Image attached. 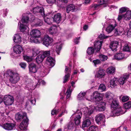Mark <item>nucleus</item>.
<instances>
[{
    "mask_svg": "<svg viewBox=\"0 0 131 131\" xmlns=\"http://www.w3.org/2000/svg\"><path fill=\"white\" fill-rule=\"evenodd\" d=\"M85 93L84 92H80L78 95L77 97L79 100L84 99L85 98Z\"/></svg>",
    "mask_w": 131,
    "mask_h": 131,
    "instance_id": "obj_41",
    "label": "nucleus"
},
{
    "mask_svg": "<svg viewBox=\"0 0 131 131\" xmlns=\"http://www.w3.org/2000/svg\"><path fill=\"white\" fill-rule=\"evenodd\" d=\"M20 65L21 67L24 69H25L26 67V64L25 63H21L20 64Z\"/></svg>",
    "mask_w": 131,
    "mask_h": 131,
    "instance_id": "obj_62",
    "label": "nucleus"
},
{
    "mask_svg": "<svg viewBox=\"0 0 131 131\" xmlns=\"http://www.w3.org/2000/svg\"><path fill=\"white\" fill-rule=\"evenodd\" d=\"M42 40L43 44L46 47L48 46L53 41L52 39L48 35H45L42 39Z\"/></svg>",
    "mask_w": 131,
    "mask_h": 131,
    "instance_id": "obj_14",
    "label": "nucleus"
},
{
    "mask_svg": "<svg viewBox=\"0 0 131 131\" xmlns=\"http://www.w3.org/2000/svg\"><path fill=\"white\" fill-rule=\"evenodd\" d=\"M16 118L17 120L23 119L18 130L19 131L26 130L29 124V119L27 116L26 113L22 112H19L16 115Z\"/></svg>",
    "mask_w": 131,
    "mask_h": 131,
    "instance_id": "obj_1",
    "label": "nucleus"
},
{
    "mask_svg": "<svg viewBox=\"0 0 131 131\" xmlns=\"http://www.w3.org/2000/svg\"><path fill=\"white\" fill-rule=\"evenodd\" d=\"M129 10V8L126 7H124L120 8L119 9V13L122 14L126 12H127L128 11H130Z\"/></svg>",
    "mask_w": 131,
    "mask_h": 131,
    "instance_id": "obj_37",
    "label": "nucleus"
},
{
    "mask_svg": "<svg viewBox=\"0 0 131 131\" xmlns=\"http://www.w3.org/2000/svg\"><path fill=\"white\" fill-rule=\"evenodd\" d=\"M28 16L29 18L30 19L29 21H30V22H33L34 20L37 21V23L35 24L36 27L41 26L42 25L43 23L41 20L38 19H35L34 16L32 15L31 14H30L28 15Z\"/></svg>",
    "mask_w": 131,
    "mask_h": 131,
    "instance_id": "obj_11",
    "label": "nucleus"
},
{
    "mask_svg": "<svg viewBox=\"0 0 131 131\" xmlns=\"http://www.w3.org/2000/svg\"><path fill=\"white\" fill-rule=\"evenodd\" d=\"M70 88H71L70 86V87H69V89L67 90L66 93L67 96L66 98L67 99H69L70 97L72 91L70 90Z\"/></svg>",
    "mask_w": 131,
    "mask_h": 131,
    "instance_id": "obj_50",
    "label": "nucleus"
},
{
    "mask_svg": "<svg viewBox=\"0 0 131 131\" xmlns=\"http://www.w3.org/2000/svg\"><path fill=\"white\" fill-rule=\"evenodd\" d=\"M8 11V10L7 8L1 10V12H3L2 15L3 17H4L7 16Z\"/></svg>",
    "mask_w": 131,
    "mask_h": 131,
    "instance_id": "obj_45",
    "label": "nucleus"
},
{
    "mask_svg": "<svg viewBox=\"0 0 131 131\" xmlns=\"http://www.w3.org/2000/svg\"><path fill=\"white\" fill-rule=\"evenodd\" d=\"M30 34L31 36L30 39V42L36 43H40V40L37 38L40 37V32L39 30L33 29L30 32Z\"/></svg>",
    "mask_w": 131,
    "mask_h": 131,
    "instance_id": "obj_2",
    "label": "nucleus"
},
{
    "mask_svg": "<svg viewBox=\"0 0 131 131\" xmlns=\"http://www.w3.org/2000/svg\"><path fill=\"white\" fill-rule=\"evenodd\" d=\"M111 105V107L114 109L120 107L119 105L118 102L114 100L112 101Z\"/></svg>",
    "mask_w": 131,
    "mask_h": 131,
    "instance_id": "obj_33",
    "label": "nucleus"
},
{
    "mask_svg": "<svg viewBox=\"0 0 131 131\" xmlns=\"http://www.w3.org/2000/svg\"><path fill=\"white\" fill-rule=\"evenodd\" d=\"M118 79L114 78L112 79L110 81V85L111 87L112 88H114L116 86L118 83Z\"/></svg>",
    "mask_w": 131,
    "mask_h": 131,
    "instance_id": "obj_24",
    "label": "nucleus"
},
{
    "mask_svg": "<svg viewBox=\"0 0 131 131\" xmlns=\"http://www.w3.org/2000/svg\"><path fill=\"white\" fill-rule=\"evenodd\" d=\"M55 64V60L53 58L51 57H48L47 59L46 63L45 64L46 66L47 65L48 66H53Z\"/></svg>",
    "mask_w": 131,
    "mask_h": 131,
    "instance_id": "obj_21",
    "label": "nucleus"
},
{
    "mask_svg": "<svg viewBox=\"0 0 131 131\" xmlns=\"http://www.w3.org/2000/svg\"><path fill=\"white\" fill-rule=\"evenodd\" d=\"M100 60L102 61L106 60L107 59V56L103 54H101L99 56Z\"/></svg>",
    "mask_w": 131,
    "mask_h": 131,
    "instance_id": "obj_44",
    "label": "nucleus"
},
{
    "mask_svg": "<svg viewBox=\"0 0 131 131\" xmlns=\"http://www.w3.org/2000/svg\"><path fill=\"white\" fill-rule=\"evenodd\" d=\"M97 129V127L94 126H92L89 127L87 131H96Z\"/></svg>",
    "mask_w": 131,
    "mask_h": 131,
    "instance_id": "obj_49",
    "label": "nucleus"
},
{
    "mask_svg": "<svg viewBox=\"0 0 131 131\" xmlns=\"http://www.w3.org/2000/svg\"><path fill=\"white\" fill-rule=\"evenodd\" d=\"M29 71L31 72L34 73L36 72L37 69L36 65L34 63L31 64L29 66Z\"/></svg>",
    "mask_w": 131,
    "mask_h": 131,
    "instance_id": "obj_32",
    "label": "nucleus"
},
{
    "mask_svg": "<svg viewBox=\"0 0 131 131\" xmlns=\"http://www.w3.org/2000/svg\"><path fill=\"white\" fill-rule=\"evenodd\" d=\"M105 105L106 104L105 102H101L96 106H95L94 109L99 111H104L105 109Z\"/></svg>",
    "mask_w": 131,
    "mask_h": 131,
    "instance_id": "obj_18",
    "label": "nucleus"
},
{
    "mask_svg": "<svg viewBox=\"0 0 131 131\" xmlns=\"http://www.w3.org/2000/svg\"><path fill=\"white\" fill-rule=\"evenodd\" d=\"M131 19V10L128 11L126 13L121 15H119L117 18L118 21H120L122 19L124 20H128Z\"/></svg>",
    "mask_w": 131,
    "mask_h": 131,
    "instance_id": "obj_8",
    "label": "nucleus"
},
{
    "mask_svg": "<svg viewBox=\"0 0 131 131\" xmlns=\"http://www.w3.org/2000/svg\"><path fill=\"white\" fill-rule=\"evenodd\" d=\"M58 113V111L55 110H52L51 112V114L52 115H56Z\"/></svg>",
    "mask_w": 131,
    "mask_h": 131,
    "instance_id": "obj_63",
    "label": "nucleus"
},
{
    "mask_svg": "<svg viewBox=\"0 0 131 131\" xmlns=\"http://www.w3.org/2000/svg\"><path fill=\"white\" fill-rule=\"evenodd\" d=\"M94 50L93 48L89 47L87 50V53L89 55L92 54L94 52Z\"/></svg>",
    "mask_w": 131,
    "mask_h": 131,
    "instance_id": "obj_42",
    "label": "nucleus"
},
{
    "mask_svg": "<svg viewBox=\"0 0 131 131\" xmlns=\"http://www.w3.org/2000/svg\"><path fill=\"white\" fill-rule=\"evenodd\" d=\"M71 71V69L67 66H66L65 72L66 74H70Z\"/></svg>",
    "mask_w": 131,
    "mask_h": 131,
    "instance_id": "obj_55",
    "label": "nucleus"
},
{
    "mask_svg": "<svg viewBox=\"0 0 131 131\" xmlns=\"http://www.w3.org/2000/svg\"><path fill=\"white\" fill-rule=\"evenodd\" d=\"M49 31L51 34H55L57 32V27L54 26L51 27L49 29Z\"/></svg>",
    "mask_w": 131,
    "mask_h": 131,
    "instance_id": "obj_31",
    "label": "nucleus"
},
{
    "mask_svg": "<svg viewBox=\"0 0 131 131\" xmlns=\"http://www.w3.org/2000/svg\"><path fill=\"white\" fill-rule=\"evenodd\" d=\"M14 101V99L13 97L9 95H5L3 99V101L6 105H12L13 102Z\"/></svg>",
    "mask_w": 131,
    "mask_h": 131,
    "instance_id": "obj_9",
    "label": "nucleus"
},
{
    "mask_svg": "<svg viewBox=\"0 0 131 131\" xmlns=\"http://www.w3.org/2000/svg\"><path fill=\"white\" fill-rule=\"evenodd\" d=\"M106 0H97V2L100 4V5L104 4L106 3Z\"/></svg>",
    "mask_w": 131,
    "mask_h": 131,
    "instance_id": "obj_57",
    "label": "nucleus"
},
{
    "mask_svg": "<svg viewBox=\"0 0 131 131\" xmlns=\"http://www.w3.org/2000/svg\"><path fill=\"white\" fill-rule=\"evenodd\" d=\"M47 2L49 4H52L56 2V0H46Z\"/></svg>",
    "mask_w": 131,
    "mask_h": 131,
    "instance_id": "obj_60",
    "label": "nucleus"
},
{
    "mask_svg": "<svg viewBox=\"0 0 131 131\" xmlns=\"http://www.w3.org/2000/svg\"><path fill=\"white\" fill-rule=\"evenodd\" d=\"M56 51L58 54H59L60 53V52L62 47V43L61 42H57L56 44Z\"/></svg>",
    "mask_w": 131,
    "mask_h": 131,
    "instance_id": "obj_28",
    "label": "nucleus"
},
{
    "mask_svg": "<svg viewBox=\"0 0 131 131\" xmlns=\"http://www.w3.org/2000/svg\"><path fill=\"white\" fill-rule=\"evenodd\" d=\"M95 108V106L93 105L83 108L82 111L84 115V118H86L89 117V116L93 113Z\"/></svg>",
    "mask_w": 131,
    "mask_h": 131,
    "instance_id": "obj_6",
    "label": "nucleus"
},
{
    "mask_svg": "<svg viewBox=\"0 0 131 131\" xmlns=\"http://www.w3.org/2000/svg\"><path fill=\"white\" fill-rule=\"evenodd\" d=\"M124 113V112L123 111L121 108L119 107L114 109L112 112L113 115L112 116H118L121 114H123Z\"/></svg>",
    "mask_w": 131,
    "mask_h": 131,
    "instance_id": "obj_19",
    "label": "nucleus"
},
{
    "mask_svg": "<svg viewBox=\"0 0 131 131\" xmlns=\"http://www.w3.org/2000/svg\"><path fill=\"white\" fill-rule=\"evenodd\" d=\"M2 127L6 130H11L15 129V125L13 123H7L2 126Z\"/></svg>",
    "mask_w": 131,
    "mask_h": 131,
    "instance_id": "obj_12",
    "label": "nucleus"
},
{
    "mask_svg": "<svg viewBox=\"0 0 131 131\" xmlns=\"http://www.w3.org/2000/svg\"><path fill=\"white\" fill-rule=\"evenodd\" d=\"M13 40L16 43H20L21 41V38L19 35L16 34L13 37Z\"/></svg>",
    "mask_w": 131,
    "mask_h": 131,
    "instance_id": "obj_29",
    "label": "nucleus"
},
{
    "mask_svg": "<svg viewBox=\"0 0 131 131\" xmlns=\"http://www.w3.org/2000/svg\"><path fill=\"white\" fill-rule=\"evenodd\" d=\"M24 59L28 62H30L32 60V57H29L27 56H23Z\"/></svg>",
    "mask_w": 131,
    "mask_h": 131,
    "instance_id": "obj_46",
    "label": "nucleus"
},
{
    "mask_svg": "<svg viewBox=\"0 0 131 131\" xmlns=\"http://www.w3.org/2000/svg\"><path fill=\"white\" fill-rule=\"evenodd\" d=\"M123 27H118L115 30L114 33L116 35H120L123 32Z\"/></svg>",
    "mask_w": 131,
    "mask_h": 131,
    "instance_id": "obj_36",
    "label": "nucleus"
},
{
    "mask_svg": "<svg viewBox=\"0 0 131 131\" xmlns=\"http://www.w3.org/2000/svg\"><path fill=\"white\" fill-rule=\"evenodd\" d=\"M52 19H50L47 17H46L44 20L48 24L50 25L51 23V21Z\"/></svg>",
    "mask_w": 131,
    "mask_h": 131,
    "instance_id": "obj_53",
    "label": "nucleus"
},
{
    "mask_svg": "<svg viewBox=\"0 0 131 131\" xmlns=\"http://www.w3.org/2000/svg\"><path fill=\"white\" fill-rule=\"evenodd\" d=\"M129 99V96H124L122 98V101L123 102H125L128 100Z\"/></svg>",
    "mask_w": 131,
    "mask_h": 131,
    "instance_id": "obj_56",
    "label": "nucleus"
},
{
    "mask_svg": "<svg viewBox=\"0 0 131 131\" xmlns=\"http://www.w3.org/2000/svg\"><path fill=\"white\" fill-rule=\"evenodd\" d=\"M123 107L126 109H128L131 107V102L129 101L123 104Z\"/></svg>",
    "mask_w": 131,
    "mask_h": 131,
    "instance_id": "obj_39",
    "label": "nucleus"
},
{
    "mask_svg": "<svg viewBox=\"0 0 131 131\" xmlns=\"http://www.w3.org/2000/svg\"><path fill=\"white\" fill-rule=\"evenodd\" d=\"M123 50L125 51L131 52V45L129 42L125 43Z\"/></svg>",
    "mask_w": 131,
    "mask_h": 131,
    "instance_id": "obj_26",
    "label": "nucleus"
},
{
    "mask_svg": "<svg viewBox=\"0 0 131 131\" xmlns=\"http://www.w3.org/2000/svg\"><path fill=\"white\" fill-rule=\"evenodd\" d=\"M129 74H128L126 75H123L119 79H118V84L123 85L125 83L127 79L129 78Z\"/></svg>",
    "mask_w": 131,
    "mask_h": 131,
    "instance_id": "obj_16",
    "label": "nucleus"
},
{
    "mask_svg": "<svg viewBox=\"0 0 131 131\" xmlns=\"http://www.w3.org/2000/svg\"><path fill=\"white\" fill-rule=\"evenodd\" d=\"M7 73L10 76L9 80L13 83H17L19 80V77L18 74L11 70L7 71Z\"/></svg>",
    "mask_w": 131,
    "mask_h": 131,
    "instance_id": "obj_5",
    "label": "nucleus"
},
{
    "mask_svg": "<svg viewBox=\"0 0 131 131\" xmlns=\"http://www.w3.org/2000/svg\"><path fill=\"white\" fill-rule=\"evenodd\" d=\"M40 52V51L39 49L36 48H33L32 51L33 56H35L38 54Z\"/></svg>",
    "mask_w": 131,
    "mask_h": 131,
    "instance_id": "obj_40",
    "label": "nucleus"
},
{
    "mask_svg": "<svg viewBox=\"0 0 131 131\" xmlns=\"http://www.w3.org/2000/svg\"><path fill=\"white\" fill-rule=\"evenodd\" d=\"M29 18L28 16H24L22 18L21 21L23 24L20 23V29L21 31L24 32L25 31L26 32H28L29 28L28 27L29 25Z\"/></svg>",
    "mask_w": 131,
    "mask_h": 131,
    "instance_id": "obj_3",
    "label": "nucleus"
},
{
    "mask_svg": "<svg viewBox=\"0 0 131 131\" xmlns=\"http://www.w3.org/2000/svg\"><path fill=\"white\" fill-rule=\"evenodd\" d=\"M116 69L115 67L110 66L108 67L106 70V72L109 74H112L115 73Z\"/></svg>",
    "mask_w": 131,
    "mask_h": 131,
    "instance_id": "obj_30",
    "label": "nucleus"
},
{
    "mask_svg": "<svg viewBox=\"0 0 131 131\" xmlns=\"http://www.w3.org/2000/svg\"><path fill=\"white\" fill-rule=\"evenodd\" d=\"M75 117L74 119V121L76 125H79L81 122V119L82 116V113L79 110L75 114Z\"/></svg>",
    "mask_w": 131,
    "mask_h": 131,
    "instance_id": "obj_13",
    "label": "nucleus"
},
{
    "mask_svg": "<svg viewBox=\"0 0 131 131\" xmlns=\"http://www.w3.org/2000/svg\"><path fill=\"white\" fill-rule=\"evenodd\" d=\"M30 101L32 104L34 105L36 102V99L35 98H34V99L32 98L30 100Z\"/></svg>",
    "mask_w": 131,
    "mask_h": 131,
    "instance_id": "obj_64",
    "label": "nucleus"
},
{
    "mask_svg": "<svg viewBox=\"0 0 131 131\" xmlns=\"http://www.w3.org/2000/svg\"><path fill=\"white\" fill-rule=\"evenodd\" d=\"M50 51H45L43 52L42 56H44V58L45 57L50 55Z\"/></svg>",
    "mask_w": 131,
    "mask_h": 131,
    "instance_id": "obj_47",
    "label": "nucleus"
},
{
    "mask_svg": "<svg viewBox=\"0 0 131 131\" xmlns=\"http://www.w3.org/2000/svg\"><path fill=\"white\" fill-rule=\"evenodd\" d=\"M99 6V4H94L92 5L91 6V8L92 10H96L98 9Z\"/></svg>",
    "mask_w": 131,
    "mask_h": 131,
    "instance_id": "obj_51",
    "label": "nucleus"
},
{
    "mask_svg": "<svg viewBox=\"0 0 131 131\" xmlns=\"http://www.w3.org/2000/svg\"><path fill=\"white\" fill-rule=\"evenodd\" d=\"M108 37V36L104 35L103 34H101L99 36L97 40L94 43V47L96 51H97L100 50L103 42V39Z\"/></svg>",
    "mask_w": 131,
    "mask_h": 131,
    "instance_id": "obj_4",
    "label": "nucleus"
},
{
    "mask_svg": "<svg viewBox=\"0 0 131 131\" xmlns=\"http://www.w3.org/2000/svg\"><path fill=\"white\" fill-rule=\"evenodd\" d=\"M66 74L64 76V79L63 81V83H65L69 79L70 77V74Z\"/></svg>",
    "mask_w": 131,
    "mask_h": 131,
    "instance_id": "obj_52",
    "label": "nucleus"
},
{
    "mask_svg": "<svg viewBox=\"0 0 131 131\" xmlns=\"http://www.w3.org/2000/svg\"><path fill=\"white\" fill-rule=\"evenodd\" d=\"M38 82H39V83H37L36 85V86H37L38 85H39V84H42V85H44L46 83L43 80L41 81L39 80L38 81Z\"/></svg>",
    "mask_w": 131,
    "mask_h": 131,
    "instance_id": "obj_59",
    "label": "nucleus"
},
{
    "mask_svg": "<svg viewBox=\"0 0 131 131\" xmlns=\"http://www.w3.org/2000/svg\"><path fill=\"white\" fill-rule=\"evenodd\" d=\"M92 62L96 67V65L99 64L101 63V61L99 59L94 60Z\"/></svg>",
    "mask_w": 131,
    "mask_h": 131,
    "instance_id": "obj_54",
    "label": "nucleus"
},
{
    "mask_svg": "<svg viewBox=\"0 0 131 131\" xmlns=\"http://www.w3.org/2000/svg\"><path fill=\"white\" fill-rule=\"evenodd\" d=\"M102 98V95L97 91L94 92L92 95L91 96V100L96 102L100 101Z\"/></svg>",
    "mask_w": 131,
    "mask_h": 131,
    "instance_id": "obj_10",
    "label": "nucleus"
},
{
    "mask_svg": "<svg viewBox=\"0 0 131 131\" xmlns=\"http://www.w3.org/2000/svg\"><path fill=\"white\" fill-rule=\"evenodd\" d=\"M32 12L34 14H35L37 13H39L43 16L45 15L44 9L42 7L37 6L33 8Z\"/></svg>",
    "mask_w": 131,
    "mask_h": 131,
    "instance_id": "obj_17",
    "label": "nucleus"
},
{
    "mask_svg": "<svg viewBox=\"0 0 131 131\" xmlns=\"http://www.w3.org/2000/svg\"><path fill=\"white\" fill-rule=\"evenodd\" d=\"M91 122L90 117L85 118L84 119L82 125V128H84L89 126L91 124Z\"/></svg>",
    "mask_w": 131,
    "mask_h": 131,
    "instance_id": "obj_22",
    "label": "nucleus"
},
{
    "mask_svg": "<svg viewBox=\"0 0 131 131\" xmlns=\"http://www.w3.org/2000/svg\"><path fill=\"white\" fill-rule=\"evenodd\" d=\"M106 89V86L105 85L103 84H100L98 88L99 91L101 92L105 91Z\"/></svg>",
    "mask_w": 131,
    "mask_h": 131,
    "instance_id": "obj_43",
    "label": "nucleus"
},
{
    "mask_svg": "<svg viewBox=\"0 0 131 131\" xmlns=\"http://www.w3.org/2000/svg\"><path fill=\"white\" fill-rule=\"evenodd\" d=\"M61 17L60 13H58L54 15L53 18L54 21L57 23H60L61 21Z\"/></svg>",
    "mask_w": 131,
    "mask_h": 131,
    "instance_id": "obj_27",
    "label": "nucleus"
},
{
    "mask_svg": "<svg viewBox=\"0 0 131 131\" xmlns=\"http://www.w3.org/2000/svg\"><path fill=\"white\" fill-rule=\"evenodd\" d=\"M73 124L71 123H69L68 126V129H72L73 128Z\"/></svg>",
    "mask_w": 131,
    "mask_h": 131,
    "instance_id": "obj_58",
    "label": "nucleus"
},
{
    "mask_svg": "<svg viewBox=\"0 0 131 131\" xmlns=\"http://www.w3.org/2000/svg\"><path fill=\"white\" fill-rule=\"evenodd\" d=\"M44 59V56L40 54L36 57L35 59L36 61L38 64L42 62Z\"/></svg>",
    "mask_w": 131,
    "mask_h": 131,
    "instance_id": "obj_34",
    "label": "nucleus"
},
{
    "mask_svg": "<svg viewBox=\"0 0 131 131\" xmlns=\"http://www.w3.org/2000/svg\"><path fill=\"white\" fill-rule=\"evenodd\" d=\"M98 71L97 72L96 76L97 77L102 78L105 75V73L103 70L100 68L97 69Z\"/></svg>",
    "mask_w": 131,
    "mask_h": 131,
    "instance_id": "obj_23",
    "label": "nucleus"
},
{
    "mask_svg": "<svg viewBox=\"0 0 131 131\" xmlns=\"http://www.w3.org/2000/svg\"><path fill=\"white\" fill-rule=\"evenodd\" d=\"M105 96L106 98L110 99H112L113 97V95L110 92H107L105 93Z\"/></svg>",
    "mask_w": 131,
    "mask_h": 131,
    "instance_id": "obj_48",
    "label": "nucleus"
},
{
    "mask_svg": "<svg viewBox=\"0 0 131 131\" xmlns=\"http://www.w3.org/2000/svg\"><path fill=\"white\" fill-rule=\"evenodd\" d=\"M114 25H115L113 24H110L106 28V31L108 33L111 32L116 26L115 24H114Z\"/></svg>",
    "mask_w": 131,
    "mask_h": 131,
    "instance_id": "obj_35",
    "label": "nucleus"
},
{
    "mask_svg": "<svg viewBox=\"0 0 131 131\" xmlns=\"http://www.w3.org/2000/svg\"><path fill=\"white\" fill-rule=\"evenodd\" d=\"M127 57L123 52H119L116 53L114 56V58L117 60H119L123 59H126Z\"/></svg>",
    "mask_w": 131,
    "mask_h": 131,
    "instance_id": "obj_15",
    "label": "nucleus"
},
{
    "mask_svg": "<svg viewBox=\"0 0 131 131\" xmlns=\"http://www.w3.org/2000/svg\"><path fill=\"white\" fill-rule=\"evenodd\" d=\"M118 45V42L117 41H114L112 42L110 45V47L112 50L116 51L117 50V48Z\"/></svg>",
    "mask_w": 131,
    "mask_h": 131,
    "instance_id": "obj_25",
    "label": "nucleus"
},
{
    "mask_svg": "<svg viewBox=\"0 0 131 131\" xmlns=\"http://www.w3.org/2000/svg\"><path fill=\"white\" fill-rule=\"evenodd\" d=\"M127 34L128 37H131V29L129 28L127 32Z\"/></svg>",
    "mask_w": 131,
    "mask_h": 131,
    "instance_id": "obj_61",
    "label": "nucleus"
},
{
    "mask_svg": "<svg viewBox=\"0 0 131 131\" xmlns=\"http://www.w3.org/2000/svg\"><path fill=\"white\" fill-rule=\"evenodd\" d=\"M14 52L17 54H20L23 51L22 47L19 45H16L13 47Z\"/></svg>",
    "mask_w": 131,
    "mask_h": 131,
    "instance_id": "obj_20",
    "label": "nucleus"
},
{
    "mask_svg": "<svg viewBox=\"0 0 131 131\" xmlns=\"http://www.w3.org/2000/svg\"><path fill=\"white\" fill-rule=\"evenodd\" d=\"M75 8V7L74 5L72 4H70L66 8V11L67 13Z\"/></svg>",
    "mask_w": 131,
    "mask_h": 131,
    "instance_id": "obj_38",
    "label": "nucleus"
},
{
    "mask_svg": "<svg viewBox=\"0 0 131 131\" xmlns=\"http://www.w3.org/2000/svg\"><path fill=\"white\" fill-rule=\"evenodd\" d=\"M95 120L96 122L101 126H104L105 122V116L102 114H99L97 115L95 117Z\"/></svg>",
    "mask_w": 131,
    "mask_h": 131,
    "instance_id": "obj_7",
    "label": "nucleus"
}]
</instances>
